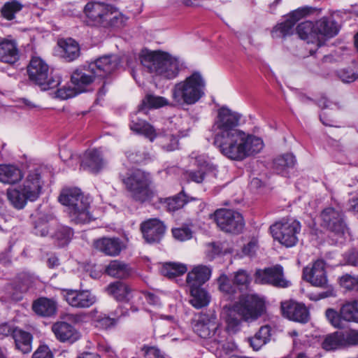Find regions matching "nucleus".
<instances>
[{
    "label": "nucleus",
    "mask_w": 358,
    "mask_h": 358,
    "mask_svg": "<svg viewBox=\"0 0 358 358\" xmlns=\"http://www.w3.org/2000/svg\"><path fill=\"white\" fill-rule=\"evenodd\" d=\"M241 117L240 113L222 106L211 127L213 145L225 157L238 162L259 152L264 147L260 138L238 128Z\"/></svg>",
    "instance_id": "1"
},
{
    "label": "nucleus",
    "mask_w": 358,
    "mask_h": 358,
    "mask_svg": "<svg viewBox=\"0 0 358 358\" xmlns=\"http://www.w3.org/2000/svg\"><path fill=\"white\" fill-rule=\"evenodd\" d=\"M120 64V59L117 55L102 56L91 62L87 67L83 66L76 69L71 76V83L78 92H84L86 91V87L90 85L96 77H106L114 72Z\"/></svg>",
    "instance_id": "2"
},
{
    "label": "nucleus",
    "mask_w": 358,
    "mask_h": 358,
    "mask_svg": "<svg viewBox=\"0 0 358 358\" xmlns=\"http://www.w3.org/2000/svg\"><path fill=\"white\" fill-rule=\"evenodd\" d=\"M84 22L90 27L103 29L122 27L127 18L111 5L101 2H88L84 7Z\"/></svg>",
    "instance_id": "3"
},
{
    "label": "nucleus",
    "mask_w": 358,
    "mask_h": 358,
    "mask_svg": "<svg viewBox=\"0 0 358 358\" xmlns=\"http://www.w3.org/2000/svg\"><path fill=\"white\" fill-rule=\"evenodd\" d=\"M141 62L147 71L161 79L172 80L180 71L178 59L164 52H149L141 57Z\"/></svg>",
    "instance_id": "4"
},
{
    "label": "nucleus",
    "mask_w": 358,
    "mask_h": 358,
    "mask_svg": "<svg viewBox=\"0 0 358 358\" xmlns=\"http://www.w3.org/2000/svg\"><path fill=\"white\" fill-rule=\"evenodd\" d=\"M205 87L206 81L202 75L194 71L173 86L172 98L178 104L192 105L205 94Z\"/></svg>",
    "instance_id": "5"
},
{
    "label": "nucleus",
    "mask_w": 358,
    "mask_h": 358,
    "mask_svg": "<svg viewBox=\"0 0 358 358\" xmlns=\"http://www.w3.org/2000/svg\"><path fill=\"white\" fill-rule=\"evenodd\" d=\"M59 201L68 207L69 213L73 221L78 224L89 222L92 215L89 211V198L84 196L80 189L76 187L63 189Z\"/></svg>",
    "instance_id": "6"
},
{
    "label": "nucleus",
    "mask_w": 358,
    "mask_h": 358,
    "mask_svg": "<svg viewBox=\"0 0 358 358\" xmlns=\"http://www.w3.org/2000/svg\"><path fill=\"white\" fill-rule=\"evenodd\" d=\"M131 198L139 203L150 201L155 195L150 173L138 169L124 180Z\"/></svg>",
    "instance_id": "7"
},
{
    "label": "nucleus",
    "mask_w": 358,
    "mask_h": 358,
    "mask_svg": "<svg viewBox=\"0 0 358 358\" xmlns=\"http://www.w3.org/2000/svg\"><path fill=\"white\" fill-rule=\"evenodd\" d=\"M301 229V223L294 218H282L270 227L273 238L287 248L298 243V235Z\"/></svg>",
    "instance_id": "8"
},
{
    "label": "nucleus",
    "mask_w": 358,
    "mask_h": 358,
    "mask_svg": "<svg viewBox=\"0 0 358 358\" xmlns=\"http://www.w3.org/2000/svg\"><path fill=\"white\" fill-rule=\"evenodd\" d=\"M29 78L41 90L46 91L57 87L60 83L59 77L50 74L48 65L40 57H33L27 67Z\"/></svg>",
    "instance_id": "9"
},
{
    "label": "nucleus",
    "mask_w": 358,
    "mask_h": 358,
    "mask_svg": "<svg viewBox=\"0 0 358 358\" xmlns=\"http://www.w3.org/2000/svg\"><path fill=\"white\" fill-rule=\"evenodd\" d=\"M238 299L236 308L238 314L246 322L256 320L265 310L264 301L257 294H241Z\"/></svg>",
    "instance_id": "10"
},
{
    "label": "nucleus",
    "mask_w": 358,
    "mask_h": 358,
    "mask_svg": "<svg viewBox=\"0 0 358 358\" xmlns=\"http://www.w3.org/2000/svg\"><path fill=\"white\" fill-rule=\"evenodd\" d=\"M213 217L217 227L226 233L239 234L245 226L242 215L235 210L218 209L214 213Z\"/></svg>",
    "instance_id": "11"
},
{
    "label": "nucleus",
    "mask_w": 358,
    "mask_h": 358,
    "mask_svg": "<svg viewBox=\"0 0 358 358\" xmlns=\"http://www.w3.org/2000/svg\"><path fill=\"white\" fill-rule=\"evenodd\" d=\"M322 225L338 236L348 231L343 212L339 208L327 207L320 215Z\"/></svg>",
    "instance_id": "12"
},
{
    "label": "nucleus",
    "mask_w": 358,
    "mask_h": 358,
    "mask_svg": "<svg viewBox=\"0 0 358 358\" xmlns=\"http://www.w3.org/2000/svg\"><path fill=\"white\" fill-rule=\"evenodd\" d=\"M255 277L257 283L269 285L278 288H286L291 285V282L285 278L283 268L279 264L264 269H257Z\"/></svg>",
    "instance_id": "13"
},
{
    "label": "nucleus",
    "mask_w": 358,
    "mask_h": 358,
    "mask_svg": "<svg viewBox=\"0 0 358 358\" xmlns=\"http://www.w3.org/2000/svg\"><path fill=\"white\" fill-rule=\"evenodd\" d=\"M62 296L70 306L76 308H89L96 301V296L89 290L64 289Z\"/></svg>",
    "instance_id": "14"
},
{
    "label": "nucleus",
    "mask_w": 358,
    "mask_h": 358,
    "mask_svg": "<svg viewBox=\"0 0 358 358\" xmlns=\"http://www.w3.org/2000/svg\"><path fill=\"white\" fill-rule=\"evenodd\" d=\"M312 10L311 8L303 7L298 8L286 17L285 20L278 24L272 31L273 38L286 37L294 33V27L302 17L308 15Z\"/></svg>",
    "instance_id": "15"
},
{
    "label": "nucleus",
    "mask_w": 358,
    "mask_h": 358,
    "mask_svg": "<svg viewBox=\"0 0 358 358\" xmlns=\"http://www.w3.org/2000/svg\"><path fill=\"white\" fill-rule=\"evenodd\" d=\"M144 115H147V113L138 108V110L131 115L129 128L152 142L157 138V132L152 124L143 118Z\"/></svg>",
    "instance_id": "16"
},
{
    "label": "nucleus",
    "mask_w": 358,
    "mask_h": 358,
    "mask_svg": "<svg viewBox=\"0 0 358 358\" xmlns=\"http://www.w3.org/2000/svg\"><path fill=\"white\" fill-rule=\"evenodd\" d=\"M141 230L147 243H158L164 237L166 227L160 220L152 218L141 223Z\"/></svg>",
    "instance_id": "17"
},
{
    "label": "nucleus",
    "mask_w": 358,
    "mask_h": 358,
    "mask_svg": "<svg viewBox=\"0 0 358 358\" xmlns=\"http://www.w3.org/2000/svg\"><path fill=\"white\" fill-rule=\"evenodd\" d=\"M282 315L287 319L299 323H307L310 320V312L302 303L292 300L281 303Z\"/></svg>",
    "instance_id": "18"
},
{
    "label": "nucleus",
    "mask_w": 358,
    "mask_h": 358,
    "mask_svg": "<svg viewBox=\"0 0 358 358\" xmlns=\"http://www.w3.org/2000/svg\"><path fill=\"white\" fill-rule=\"evenodd\" d=\"M216 315L213 313H201L193 324L194 331L201 338H210L217 328Z\"/></svg>",
    "instance_id": "19"
},
{
    "label": "nucleus",
    "mask_w": 358,
    "mask_h": 358,
    "mask_svg": "<svg viewBox=\"0 0 358 358\" xmlns=\"http://www.w3.org/2000/svg\"><path fill=\"white\" fill-rule=\"evenodd\" d=\"M303 278L314 286L324 287L328 282L324 262L318 259L311 266L305 267L303 270Z\"/></svg>",
    "instance_id": "20"
},
{
    "label": "nucleus",
    "mask_w": 358,
    "mask_h": 358,
    "mask_svg": "<svg viewBox=\"0 0 358 358\" xmlns=\"http://www.w3.org/2000/svg\"><path fill=\"white\" fill-rule=\"evenodd\" d=\"M19 187L25 193L29 201H36L41 194L42 189V180L39 170L29 171L22 185Z\"/></svg>",
    "instance_id": "21"
},
{
    "label": "nucleus",
    "mask_w": 358,
    "mask_h": 358,
    "mask_svg": "<svg viewBox=\"0 0 358 358\" xmlns=\"http://www.w3.org/2000/svg\"><path fill=\"white\" fill-rule=\"evenodd\" d=\"M55 337L61 342L73 343L80 338V332L66 322H57L52 327Z\"/></svg>",
    "instance_id": "22"
},
{
    "label": "nucleus",
    "mask_w": 358,
    "mask_h": 358,
    "mask_svg": "<svg viewBox=\"0 0 358 358\" xmlns=\"http://www.w3.org/2000/svg\"><path fill=\"white\" fill-rule=\"evenodd\" d=\"M31 308L38 316L48 318L56 315L58 303L55 299L39 297L33 301Z\"/></svg>",
    "instance_id": "23"
},
{
    "label": "nucleus",
    "mask_w": 358,
    "mask_h": 358,
    "mask_svg": "<svg viewBox=\"0 0 358 358\" xmlns=\"http://www.w3.org/2000/svg\"><path fill=\"white\" fill-rule=\"evenodd\" d=\"M94 245L99 251L111 257L117 256L124 248L123 242L116 237L99 238L94 241Z\"/></svg>",
    "instance_id": "24"
},
{
    "label": "nucleus",
    "mask_w": 358,
    "mask_h": 358,
    "mask_svg": "<svg viewBox=\"0 0 358 358\" xmlns=\"http://www.w3.org/2000/svg\"><path fill=\"white\" fill-rule=\"evenodd\" d=\"M105 161L101 152L98 149L88 150L81 161L80 166L92 173H97L103 168Z\"/></svg>",
    "instance_id": "25"
},
{
    "label": "nucleus",
    "mask_w": 358,
    "mask_h": 358,
    "mask_svg": "<svg viewBox=\"0 0 358 358\" xmlns=\"http://www.w3.org/2000/svg\"><path fill=\"white\" fill-rule=\"evenodd\" d=\"M57 44L59 56L66 62H72L80 56L79 44L73 38L59 40Z\"/></svg>",
    "instance_id": "26"
},
{
    "label": "nucleus",
    "mask_w": 358,
    "mask_h": 358,
    "mask_svg": "<svg viewBox=\"0 0 358 358\" xmlns=\"http://www.w3.org/2000/svg\"><path fill=\"white\" fill-rule=\"evenodd\" d=\"M211 275V270L206 266H195L187 273L186 282L189 287H201Z\"/></svg>",
    "instance_id": "27"
},
{
    "label": "nucleus",
    "mask_w": 358,
    "mask_h": 358,
    "mask_svg": "<svg viewBox=\"0 0 358 358\" xmlns=\"http://www.w3.org/2000/svg\"><path fill=\"white\" fill-rule=\"evenodd\" d=\"M23 178L22 170L13 164H0V182L13 185L19 182Z\"/></svg>",
    "instance_id": "28"
},
{
    "label": "nucleus",
    "mask_w": 358,
    "mask_h": 358,
    "mask_svg": "<svg viewBox=\"0 0 358 358\" xmlns=\"http://www.w3.org/2000/svg\"><path fill=\"white\" fill-rule=\"evenodd\" d=\"M317 35L332 38L338 34L339 26L332 17H324L315 23Z\"/></svg>",
    "instance_id": "29"
},
{
    "label": "nucleus",
    "mask_w": 358,
    "mask_h": 358,
    "mask_svg": "<svg viewBox=\"0 0 358 358\" xmlns=\"http://www.w3.org/2000/svg\"><path fill=\"white\" fill-rule=\"evenodd\" d=\"M19 58L16 44L10 41L0 42V61L8 64H14Z\"/></svg>",
    "instance_id": "30"
},
{
    "label": "nucleus",
    "mask_w": 358,
    "mask_h": 358,
    "mask_svg": "<svg viewBox=\"0 0 358 358\" xmlns=\"http://www.w3.org/2000/svg\"><path fill=\"white\" fill-rule=\"evenodd\" d=\"M295 164V157L292 154L287 153L274 159L273 169L278 174L287 177L289 170L294 168Z\"/></svg>",
    "instance_id": "31"
},
{
    "label": "nucleus",
    "mask_w": 358,
    "mask_h": 358,
    "mask_svg": "<svg viewBox=\"0 0 358 358\" xmlns=\"http://www.w3.org/2000/svg\"><path fill=\"white\" fill-rule=\"evenodd\" d=\"M13 338L17 350L23 354L29 353L31 351L32 335L30 333L17 328Z\"/></svg>",
    "instance_id": "32"
},
{
    "label": "nucleus",
    "mask_w": 358,
    "mask_h": 358,
    "mask_svg": "<svg viewBox=\"0 0 358 358\" xmlns=\"http://www.w3.org/2000/svg\"><path fill=\"white\" fill-rule=\"evenodd\" d=\"M159 201L164 205V208L170 213L176 212L182 208L188 202L187 196L183 191L179 194L168 198H159Z\"/></svg>",
    "instance_id": "33"
},
{
    "label": "nucleus",
    "mask_w": 358,
    "mask_h": 358,
    "mask_svg": "<svg viewBox=\"0 0 358 358\" xmlns=\"http://www.w3.org/2000/svg\"><path fill=\"white\" fill-rule=\"evenodd\" d=\"M271 331V326L268 324L264 325L259 328L253 337L249 338L250 345L254 350H259L270 341Z\"/></svg>",
    "instance_id": "34"
},
{
    "label": "nucleus",
    "mask_w": 358,
    "mask_h": 358,
    "mask_svg": "<svg viewBox=\"0 0 358 358\" xmlns=\"http://www.w3.org/2000/svg\"><path fill=\"white\" fill-rule=\"evenodd\" d=\"M191 298L189 303L197 309L207 306L210 301V296L202 287H189Z\"/></svg>",
    "instance_id": "35"
},
{
    "label": "nucleus",
    "mask_w": 358,
    "mask_h": 358,
    "mask_svg": "<svg viewBox=\"0 0 358 358\" xmlns=\"http://www.w3.org/2000/svg\"><path fill=\"white\" fill-rule=\"evenodd\" d=\"M108 294L117 301H128L131 294L130 287L122 281L110 283L108 287Z\"/></svg>",
    "instance_id": "36"
},
{
    "label": "nucleus",
    "mask_w": 358,
    "mask_h": 358,
    "mask_svg": "<svg viewBox=\"0 0 358 358\" xmlns=\"http://www.w3.org/2000/svg\"><path fill=\"white\" fill-rule=\"evenodd\" d=\"M190 159L194 161V164L200 168V169L212 173L214 177H217L218 172L217 165L213 163L206 155H200L196 152H193L190 155Z\"/></svg>",
    "instance_id": "37"
},
{
    "label": "nucleus",
    "mask_w": 358,
    "mask_h": 358,
    "mask_svg": "<svg viewBox=\"0 0 358 358\" xmlns=\"http://www.w3.org/2000/svg\"><path fill=\"white\" fill-rule=\"evenodd\" d=\"M219 284V289L224 293L228 300L233 301L238 299L241 294H238V289L236 285H231V281L227 275H222L217 280Z\"/></svg>",
    "instance_id": "38"
},
{
    "label": "nucleus",
    "mask_w": 358,
    "mask_h": 358,
    "mask_svg": "<svg viewBox=\"0 0 358 358\" xmlns=\"http://www.w3.org/2000/svg\"><path fill=\"white\" fill-rule=\"evenodd\" d=\"M6 195L10 204L17 210L23 209L29 201V198L20 187L8 189Z\"/></svg>",
    "instance_id": "39"
},
{
    "label": "nucleus",
    "mask_w": 358,
    "mask_h": 358,
    "mask_svg": "<svg viewBox=\"0 0 358 358\" xmlns=\"http://www.w3.org/2000/svg\"><path fill=\"white\" fill-rule=\"evenodd\" d=\"M169 104V101L166 98L160 96H156L152 94H148L142 100L138 106L139 110L148 113L149 109L158 108Z\"/></svg>",
    "instance_id": "40"
},
{
    "label": "nucleus",
    "mask_w": 358,
    "mask_h": 358,
    "mask_svg": "<svg viewBox=\"0 0 358 358\" xmlns=\"http://www.w3.org/2000/svg\"><path fill=\"white\" fill-rule=\"evenodd\" d=\"M73 235V232L70 227L62 224L57 225L54 231L50 234V236L59 247L66 245L70 242Z\"/></svg>",
    "instance_id": "41"
},
{
    "label": "nucleus",
    "mask_w": 358,
    "mask_h": 358,
    "mask_svg": "<svg viewBox=\"0 0 358 358\" xmlns=\"http://www.w3.org/2000/svg\"><path fill=\"white\" fill-rule=\"evenodd\" d=\"M105 271L108 275L117 278H124L129 275L128 265L117 260L111 261Z\"/></svg>",
    "instance_id": "42"
},
{
    "label": "nucleus",
    "mask_w": 358,
    "mask_h": 358,
    "mask_svg": "<svg viewBox=\"0 0 358 358\" xmlns=\"http://www.w3.org/2000/svg\"><path fill=\"white\" fill-rule=\"evenodd\" d=\"M187 271V266L177 262H166L162 268V273L169 278L181 275Z\"/></svg>",
    "instance_id": "43"
},
{
    "label": "nucleus",
    "mask_w": 358,
    "mask_h": 358,
    "mask_svg": "<svg viewBox=\"0 0 358 358\" xmlns=\"http://www.w3.org/2000/svg\"><path fill=\"white\" fill-rule=\"evenodd\" d=\"M341 317L344 321L358 323V301L348 302L341 308Z\"/></svg>",
    "instance_id": "44"
},
{
    "label": "nucleus",
    "mask_w": 358,
    "mask_h": 358,
    "mask_svg": "<svg viewBox=\"0 0 358 358\" xmlns=\"http://www.w3.org/2000/svg\"><path fill=\"white\" fill-rule=\"evenodd\" d=\"M343 346L341 331L327 335L322 342V348L327 350H334Z\"/></svg>",
    "instance_id": "45"
},
{
    "label": "nucleus",
    "mask_w": 358,
    "mask_h": 358,
    "mask_svg": "<svg viewBox=\"0 0 358 358\" xmlns=\"http://www.w3.org/2000/svg\"><path fill=\"white\" fill-rule=\"evenodd\" d=\"M22 4L16 0L6 2L1 8V15L3 18L12 20L15 18V14L22 10Z\"/></svg>",
    "instance_id": "46"
},
{
    "label": "nucleus",
    "mask_w": 358,
    "mask_h": 358,
    "mask_svg": "<svg viewBox=\"0 0 358 358\" xmlns=\"http://www.w3.org/2000/svg\"><path fill=\"white\" fill-rule=\"evenodd\" d=\"M251 282V278L247 271L239 269L234 273L233 282L239 292L243 289H247Z\"/></svg>",
    "instance_id": "47"
},
{
    "label": "nucleus",
    "mask_w": 358,
    "mask_h": 358,
    "mask_svg": "<svg viewBox=\"0 0 358 358\" xmlns=\"http://www.w3.org/2000/svg\"><path fill=\"white\" fill-rule=\"evenodd\" d=\"M159 145L165 151L176 150L179 147L178 136L172 134H164L159 136Z\"/></svg>",
    "instance_id": "48"
},
{
    "label": "nucleus",
    "mask_w": 358,
    "mask_h": 358,
    "mask_svg": "<svg viewBox=\"0 0 358 358\" xmlns=\"http://www.w3.org/2000/svg\"><path fill=\"white\" fill-rule=\"evenodd\" d=\"M173 238L178 241L190 240L193 236V231L190 225L182 224L171 229Z\"/></svg>",
    "instance_id": "49"
},
{
    "label": "nucleus",
    "mask_w": 358,
    "mask_h": 358,
    "mask_svg": "<svg viewBox=\"0 0 358 358\" xmlns=\"http://www.w3.org/2000/svg\"><path fill=\"white\" fill-rule=\"evenodd\" d=\"M296 32L303 40H308L310 37L317 35V31L315 30V24L310 21H305L299 24L296 27Z\"/></svg>",
    "instance_id": "50"
},
{
    "label": "nucleus",
    "mask_w": 358,
    "mask_h": 358,
    "mask_svg": "<svg viewBox=\"0 0 358 358\" xmlns=\"http://www.w3.org/2000/svg\"><path fill=\"white\" fill-rule=\"evenodd\" d=\"M339 282L341 287L348 290H355L358 292V277L345 274L340 278Z\"/></svg>",
    "instance_id": "51"
},
{
    "label": "nucleus",
    "mask_w": 358,
    "mask_h": 358,
    "mask_svg": "<svg viewBox=\"0 0 358 358\" xmlns=\"http://www.w3.org/2000/svg\"><path fill=\"white\" fill-rule=\"evenodd\" d=\"M326 317L329 322L336 328L342 329L344 327L343 318L341 317V312L338 313L337 311L332 308H328L326 310Z\"/></svg>",
    "instance_id": "52"
},
{
    "label": "nucleus",
    "mask_w": 358,
    "mask_h": 358,
    "mask_svg": "<svg viewBox=\"0 0 358 358\" xmlns=\"http://www.w3.org/2000/svg\"><path fill=\"white\" fill-rule=\"evenodd\" d=\"M343 346L358 345V330L350 329L341 331Z\"/></svg>",
    "instance_id": "53"
},
{
    "label": "nucleus",
    "mask_w": 358,
    "mask_h": 358,
    "mask_svg": "<svg viewBox=\"0 0 358 358\" xmlns=\"http://www.w3.org/2000/svg\"><path fill=\"white\" fill-rule=\"evenodd\" d=\"M94 322L95 326L103 329H108L115 326L116 321L106 315H99L94 317Z\"/></svg>",
    "instance_id": "54"
},
{
    "label": "nucleus",
    "mask_w": 358,
    "mask_h": 358,
    "mask_svg": "<svg viewBox=\"0 0 358 358\" xmlns=\"http://www.w3.org/2000/svg\"><path fill=\"white\" fill-rule=\"evenodd\" d=\"M78 94H80V92H78L75 86L73 87L71 86H64L57 90L55 96L61 99H67L73 98Z\"/></svg>",
    "instance_id": "55"
},
{
    "label": "nucleus",
    "mask_w": 358,
    "mask_h": 358,
    "mask_svg": "<svg viewBox=\"0 0 358 358\" xmlns=\"http://www.w3.org/2000/svg\"><path fill=\"white\" fill-rule=\"evenodd\" d=\"M50 224L48 222L44 221L43 220H40L36 222L34 233L36 235H39L41 236H46L48 234L50 235L52 232L49 231Z\"/></svg>",
    "instance_id": "56"
},
{
    "label": "nucleus",
    "mask_w": 358,
    "mask_h": 358,
    "mask_svg": "<svg viewBox=\"0 0 358 358\" xmlns=\"http://www.w3.org/2000/svg\"><path fill=\"white\" fill-rule=\"evenodd\" d=\"M338 75L340 79L346 83L354 82L358 78V74L355 73L351 70L342 69L338 71Z\"/></svg>",
    "instance_id": "57"
},
{
    "label": "nucleus",
    "mask_w": 358,
    "mask_h": 358,
    "mask_svg": "<svg viewBox=\"0 0 358 358\" xmlns=\"http://www.w3.org/2000/svg\"><path fill=\"white\" fill-rule=\"evenodd\" d=\"M186 175L189 180L196 183L202 182L205 178V172L203 169L187 171Z\"/></svg>",
    "instance_id": "58"
},
{
    "label": "nucleus",
    "mask_w": 358,
    "mask_h": 358,
    "mask_svg": "<svg viewBox=\"0 0 358 358\" xmlns=\"http://www.w3.org/2000/svg\"><path fill=\"white\" fill-rule=\"evenodd\" d=\"M142 351L145 358H164L160 350L155 347L144 346Z\"/></svg>",
    "instance_id": "59"
},
{
    "label": "nucleus",
    "mask_w": 358,
    "mask_h": 358,
    "mask_svg": "<svg viewBox=\"0 0 358 358\" xmlns=\"http://www.w3.org/2000/svg\"><path fill=\"white\" fill-rule=\"evenodd\" d=\"M344 259L349 265L358 267V250L352 249L345 252Z\"/></svg>",
    "instance_id": "60"
},
{
    "label": "nucleus",
    "mask_w": 358,
    "mask_h": 358,
    "mask_svg": "<svg viewBox=\"0 0 358 358\" xmlns=\"http://www.w3.org/2000/svg\"><path fill=\"white\" fill-rule=\"evenodd\" d=\"M226 322L229 329L236 331L241 324V320L235 313H230L226 318Z\"/></svg>",
    "instance_id": "61"
},
{
    "label": "nucleus",
    "mask_w": 358,
    "mask_h": 358,
    "mask_svg": "<svg viewBox=\"0 0 358 358\" xmlns=\"http://www.w3.org/2000/svg\"><path fill=\"white\" fill-rule=\"evenodd\" d=\"M52 353L47 345H41L33 354L32 358H52Z\"/></svg>",
    "instance_id": "62"
},
{
    "label": "nucleus",
    "mask_w": 358,
    "mask_h": 358,
    "mask_svg": "<svg viewBox=\"0 0 358 358\" xmlns=\"http://www.w3.org/2000/svg\"><path fill=\"white\" fill-rule=\"evenodd\" d=\"M18 327L14 326L13 324L9 323H3L0 324V335L3 336H11L13 337V334L15 332V330L17 329Z\"/></svg>",
    "instance_id": "63"
},
{
    "label": "nucleus",
    "mask_w": 358,
    "mask_h": 358,
    "mask_svg": "<svg viewBox=\"0 0 358 358\" xmlns=\"http://www.w3.org/2000/svg\"><path fill=\"white\" fill-rule=\"evenodd\" d=\"M146 302L152 306H160L161 302L159 297L153 293L143 292L141 293Z\"/></svg>",
    "instance_id": "64"
}]
</instances>
